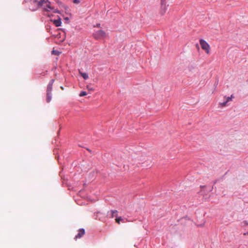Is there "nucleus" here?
<instances>
[{
	"label": "nucleus",
	"mask_w": 248,
	"mask_h": 248,
	"mask_svg": "<svg viewBox=\"0 0 248 248\" xmlns=\"http://www.w3.org/2000/svg\"><path fill=\"white\" fill-rule=\"evenodd\" d=\"M161 1V7L159 11V14L161 16H163L166 12L167 9V5H166V0L164 1V2H163L162 1Z\"/></svg>",
	"instance_id": "20e7f679"
},
{
	"label": "nucleus",
	"mask_w": 248,
	"mask_h": 248,
	"mask_svg": "<svg viewBox=\"0 0 248 248\" xmlns=\"http://www.w3.org/2000/svg\"><path fill=\"white\" fill-rule=\"evenodd\" d=\"M230 97H231V99L232 100V98H234V96H233V95L232 94V95H231V96Z\"/></svg>",
	"instance_id": "6ab92c4d"
},
{
	"label": "nucleus",
	"mask_w": 248,
	"mask_h": 248,
	"mask_svg": "<svg viewBox=\"0 0 248 248\" xmlns=\"http://www.w3.org/2000/svg\"><path fill=\"white\" fill-rule=\"evenodd\" d=\"M61 89L62 90L64 89V88H63V87L62 86H61Z\"/></svg>",
	"instance_id": "aec40b11"
},
{
	"label": "nucleus",
	"mask_w": 248,
	"mask_h": 248,
	"mask_svg": "<svg viewBox=\"0 0 248 248\" xmlns=\"http://www.w3.org/2000/svg\"><path fill=\"white\" fill-rule=\"evenodd\" d=\"M87 88L89 90H90V91H93V90H94L93 88H89V86H87Z\"/></svg>",
	"instance_id": "f3484780"
},
{
	"label": "nucleus",
	"mask_w": 248,
	"mask_h": 248,
	"mask_svg": "<svg viewBox=\"0 0 248 248\" xmlns=\"http://www.w3.org/2000/svg\"><path fill=\"white\" fill-rule=\"evenodd\" d=\"M100 24H99L97 25V26H97V27H100Z\"/></svg>",
	"instance_id": "412c9836"
},
{
	"label": "nucleus",
	"mask_w": 248,
	"mask_h": 248,
	"mask_svg": "<svg viewBox=\"0 0 248 248\" xmlns=\"http://www.w3.org/2000/svg\"><path fill=\"white\" fill-rule=\"evenodd\" d=\"M38 5L42 7L45 11H49L54 10L53 12L55 13H59V10L54 9L50 5V2L48 1L47 0H41L38 2Z\"/></svg>",
	"instance_id": "f257e3e1"
},
{
	"label": "nucleus",
	"mask_w": 248,
	"mask_h": 248,
	"mask_svg": "<svg viewBox=\"0 0 248 248\" xmlns=\"http://www.w3.org/2000/svg\"><path fill=\"white\" fill-rule=\"evenodd\" d=\"M107 33L103 30H98L93 33V36L96 40L103 39L107 37Z\"/></svg>",
	"instance_id": "f03ea898"
},
{
	"label": "nucleus",
	"mask_w": 248,
	"mask_h": 248,
	"mask_svg": "<svg viewBox=\"0 0 248 248\" xmlns=\"http://www.w3.org/2000/svg\"><path fill=\"white\" fill-rule=\"evenodd\" d=\"M54 82V79H51L50 81V82L47 86V92L51 93V91L52 90V86H53V84Z\"/></svg>",
	"instance_id": "423d86ee"
},
{
	"label": "nucleus",
	"mask_w": 248,
	"mask_h": 248,
	"mask_svg": "<svg viewBox=\"0 0 248 248\" xmlns=\"http://www.w3.org/2000/svg\"><path fill=\"white\" fill-rule=\"evenodd\" d=\"M224 98L226 99V101L227 103H228V102H229V101H232L231 97H226V96H225V97H224Z\"/></svg>",
	"instance_id": "2eb2a0df"
},
{
	"label": "nucleus",
	"mask_w": 248,
	"mask_h": 248,
	"mask_svg": "<svg viewBox=\"0 0 248 248\" xmlns=\"http://www.w3.org/2000/svg\"><path fill=\"white\" fill-rule=\"evenodd\" d=\"M52 94L51 93L47 92V96H46V101L49 103L51 100Z\"/></svg>",
	"instance_id": "6e6552de"
},
{
	"label": "nucleus",
	"mask_w": 248,
	"mask_h": 248,
	"mask_svg": "<svg viewBox=\"0 0 248 248\" xmlns=\"http://www.w3.org/2000/svg\"><path fill=\"white\" fill-rule=\"evenodd\" d=\"M248 225V223L246 221L244 222V226Z\"/></svg>",
	"instance_id": "a211bd4d"
},
{
	"label": "nucleus",
	"mask_w": 248,
	"mask_h": 248,
	"mask_svg": "<svg viewBox=\"0 0 248 248\" xmlns=\"http://www.w3.org/2000/svg\"><path fill=\"white\" fill-rule=\"evenodd\" d=\"M87 95V93L85 91H82L80 92V94H79V96H85Z\"/></svg>",
	"instance_id": "f8f14e48"
},
{
	"label": "nucleus",
	"mask_w": 248,
	"mask_h": 248,
	"mask_svg": "<svg viewBox=\"0 0 248 248\" xmlns=\"http://www.w3.org/2000/svg\"><path fill=\"white\" fill-rule=\"evenodd\" d=\"M79 73L84 79H87V78H88L89 77H88V75L87 74H86L85 73H82L79 70Z\"/></svg>",
	"instance_id": "1a4fd4ad"
},
{
	"label": "nucleus",
	"mask_w": 248,
	"mask_h": 248,
	"mask_svg": "<svg viewBox=\"0 0 248 248\" xmlns=\"http://www.w3.org/2000/svg\"><path fill=\"white\" fill-rule=\"evenodd\" d=\"M85 234V230L84 229H80L78 230V232L77 235L75 236L74 239L77 240V239L81 238Z\"/></svg>",
	"instance_id": "39448f33"
},
{
	"label": "nucleus",
	"mask_w": 248,
	"mask_h": 248,
	"mask_svg": "<svg viewBox=\"0 0 248 248\" xmlns=\"http://www.w3.org/2000/svg\"><path fill=\"white\" fill-rule=\"evenodd\" d=\"M200 44L202 48L204 50L207 54L210 53V46L204 40H200Z\"/></svg>",
	"instance_id": "7ed1b4c3"
},
{
	"label": "nucleus",
	"mask_w": 248,
	"mask_h": 248,
	"mask_svg": "<svg viewBox=\"0 0 248 248\" xmlns=\"http://www.w3.org/2000/svg\"><path fill=\"white\" fill-rule=\"evenodd\" d=\"M53 22L56 27L60 26L62 23L61 19L54 20H53Z\"/></svg>",
	"instance_id": "0eeeda50"
},
{
	"label": "nucleus",
	"mask_w": 248,
	"mask_h": 248,
	"mask_svg": "<svg viewBox=\"0 0 248 248\" xmlns=\"http://www.w3.org/2000/svg\"><path fill=\"white\" fill-rule=\"evenodd\" d=\"M227 102L226 101H225L224 102H222V103H219V105L222 107H225L227 105Z\"/></svg>",
	"instance_id": "4468645a"
},
{
	"label": "nucleus",
	"mask_w": 248,
	"mask_h": 248,
	"mask_svg": "<svg viewBox=\"0 0 248 248\" xmlns=\"http://www.w3.org/2000/svg\"><path fill=\"white\" fill-rule=\"evenodd\" d=\"M123 219L122 218V217H116L115 219L116 222H117L118 224H120V222L123 221Z\"/></svg>",
	"instance_id": "9b49d317"
},
{
	"label": "nucleus",
	"mask_w": 248,
	"mask_h": 248,
	"mask_svg": "<svg viewBox=\"0 0 248 248\" xmlns=\"http://www.w3.org/2000/svg\"><path fill=\"white\" fill-rule=\"evenodd\" d=\"M73 2L76 4H78L80 2L79 0H74Z\"/></svg>",
	"instance_id": "dca6fc26"
},
{
	"label": "nucleus",
	"mask_w": 248,
	"mask_h": 248,
	"mask_svg": "<svg viewBox=\"0 0 248 248\" xmlns=\"http://www.w3.org/2000/svg\"><path fill=\"white\" fill-rule=\"evenodd\" d=\"M111 217H118V211L116 210H111Z\"/></svg>",
	"instance_id": "9d476101"
},
{
	"label": "nucleus",
	"mask_w": 248,
	"mask_h": 248,
	"mask_svg": "<svg viewBox=\"0 0 248 248\" xmlns=\"http://www.w3.org/2000/svg\"><path fill=\"white\" fill-rule=\"evenodd\" d=\"M52 54L56 55H59L60 54V52L58 51L53 50L52 51Z\"/></svg>",
	"instance_id": "ddd939ff"
}]
</instances>
